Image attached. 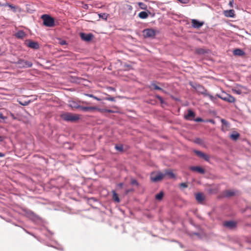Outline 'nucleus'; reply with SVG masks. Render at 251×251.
Masks as SVG:
<instances>
[{"mask_svg": "<svg viewBox=\"0 0 251 251\" xmlns=\"http://www.w3.org/2000/svg\"><path fill=\"white\" fill-rule=\"evenodd\" d=\"M240 134L238 132L234 131L230 135V138L233 140L236 141L239 137Z\"/></svg>", "mask_w": 251, "mask_h": 251, "instance_id": "28", "label": "nucleus"}, {"mask_svg": "<svg viewBox=\"0 0 251 251\" xmlns=\"http://www.w3.org/2000/svg\"><path fill=\"white\" fill-rule=\"evenodd\" d=\"M164 176L165 175L164 173L159 172H157L155 176H153L152 174L151 176V179L152 181L155 182L161 180Z\"/></svg>", "mask_w": 251, "mask_h": 251, "instance_id": "9", "label": "nucleus"}, {"mask_svg": "<svg viewBox=\"0 0 251 251\" xmlns=\"http://www.w3.org/2000/svg\"><path fill=\"white\" fill-rule=\"evenodd\" d=\"M221 122L222 124V130L224 132H226L230 127L229 123L225 119H222Z\"/></svg>", "mask_w": 251, "mask_h": 251, "instance_id": "14", "label": "nucleus"}, {"mask_svg": "<svg viewBox=\"0 0 251 251\" xmlns=\"http://www.w3.org/2000/svg\"><path fill=\"white\" fill-rule=\"evenodd\" d=\"M197 53L199 54H204L205 53L204 50L202 49H199L197 50Z\"/></svg>", "mask_w": 251, "mask_h": 251, "instance_id": "45", "label": "nucleus"}, {"mask_svg": "<svg viewBox=\"0 0 251 251\" xmlns=\"http://www.w3.org/2000/svg\"><path fill=\"white\" fill-rule=\"evenodd\" d=\"M109 89H110V90H112V91H115V88H113V87H110L109 88Z\"/></svg>", "mask_w": 251, "mask_h": 251, "instance_id": "61", "label": "nucleus"}, {"mask_svg": "<svg viewBox=\"0 0 251 251\" xmlns=\"http://www.w3.org/2000/svg\"><path fill=\"white\" fill-rule=\"evenodd\" d=\"M126 8L129 12H131L133 9L132 6L130 5H126Z\"/></svg>", "mask_w": 251, "mask_h": 251, "instance_id": "49", "label": "nucleus"}, {"mask_svg": "<svg viewBox=\"0 0 251 251\" xmlns=\"http://www.w3.org/2000/svg\"><path fill=\"white\" fill-rule=\"evenodd\" d=\"M163 196L164 193L163 191H161L160 193L155 195V199L157 200L161 201L163 199Z\"/></svg>", "mask_w": 251, "mask_h": 251, "instance_id": "30", "label": "nucleus"}, {"mask_svg": "<svg viewBox=\"0 0 251 251\" xmlns=\"http://www.w3.org/2000/svg\"><path fill=\"white\" fill-rule=\"evenodd\" d=\"M190 170L192 171L197 172L201 174H204L205 173V170L200 166H191Z\"/></svg>", "mask_w": 251, "mask_h": 251, "instance_id": "15", "label": "nucleus"}, {"mask_svg": "<svg viewBox=\"0 0 251 251\" xmlns=\"http://www.w3.org/2000/svg\"><path fill=\"white\" fill-rule=\"evenodd\" d=\"M88 5H87V4H85V5H84V8H88Z\"/></svg>", "mask_w": 251, "mask_h": 251, "instance_id": "63", "label": "nucleus"}, {"mask_svg": "<svg viewBox=\"0 0 251 251\" xmlns=\"http://www.w3.org/2000/svg\"><path fill=\"white\" fill-rule=\"evenodd\" d=\"M179 186L181 187H183V188H187L188 187V185L186 183H181L180 184H179Z\"/></svg>", "mask_w": 251, "mask_h": 251, "instance_id": "46", "label": "nucleus"}, {"mask_svg": "<svg viewBox=\"0 0 251 251\" xmlns=\"http://www.w3.org/2000/svg\"><path fill=\"white\" fill-rule=\"evenodd\" d=\"M155 97H156L158 100H159V101H160V103H161V104L165 103V101L163 99V98H162L161 96H160L159 95H156L155 96Z\"/></svg>", "mask_w": 251, "mask_h": 251, "instance_id": "38", "label": "nucleus"}, {"mask_svg": "<svg viewBox=\"0 0 251 251\" xmlns=\"http://www.w3.org/2000/svg\"><path fill=\"white\" fill-rule=\"evenodd\" d=\"M5 156V154L0 152V157H3Z\"/></svg>", "mask_w": 251, "mask_h": 251, "instance_id": "58", "label": "nucleus"}, {"mask_svg": "<svg viewBox=\"0 0 251 251\" xmlns=\"http://www.w3.org/2000/svg\"><path fill=\"white\" fill-rule=\"evenodd\" d=\"M60 117L65 121L75 122L79 119V116L69 112H65L60 115Z\"/></svg>", "mask_w": 251, "mask_h": 251, "instance_id": "1", "label": "nucleus"}, {"mask_svg": "<svg viewBox=\"0 0 251 251\" xmlns=\"http://www.w3.org/2000/svg\"><path fill=\"white\" fill-rule=\"evenodd\" d=\"M123 185H124L123 183H120L118 184L117 186L119 188H122L123 187Z\"/></svg>", "mask_w": 251, "mask_h": 251, "instance_id": "53", "label": "nucleus"}, {"mask_svg": "<svg viewBox=\"0 0 251 251\" xmlns=\"http://www.w3.org/2000/svg\"><path fill=\"white\" fill-rule=\"evenodd\" d=\"M96 108L97 109L96 110H98V111L100 112L101 113H105L106 111V109L100 108L97 107H96Z\"/></svg>", "mask_w": 251, "mask_h": 251, "instance_id": "43", "label": "nucleus"}, {"mask_svg": "<svg viewBox=\"0 0 251 251\" xmlns=\"http://www.w3.org/2000/svg\"><path fill=\"white\" fill-rule=\"evenodd\" d=\"M196 91L202 95L204 97H208L210 99L213 101H215L216 100V98L212 96L209 93L208 91L201 85H199L197 87V89Z\"/></svg>", "mask_w": 251, "mask_h": 251, "instance_id": "3", "label": "nucleus"}, {"mask_svg": "<svg viewBox=\"0 0 251 251\" xmlns=\"http://www.w3.org/2000/svg\"><path fill=\"white\" fill-rule=\"evenodd\" d=\"M7 117L6 116H4L2 114V113H0V122L1 123H4V120L5 119H7Z\"/></svg>", "mask_w": 251, "mask_h": 251, "instance_id": "37", "label": "nucleus"}, {"mask_svg": "<svg viewBox=\"0 0 251 251\" xmlns=\"http://www.w3.org/2000/svg\"><path fill=\"white\" fill-rule=\"evenodd\" d=\"M41 18L43 21V25L49 27H52L55 25L54 19L48 14H43L41 16Z\"/></svg>", "mask_w": 251, "mask_h": 251, "instance_id": "2", "label": "nucleus"}, {"mask_svg": "<svg viewBox=\"0 0 251 251\" xmlns=\"http://www.w3.org/2000/svg\"><path fill=\"white\" fill-rule=\"evenodd\" d=\"M195 116V113L191 109H189L188 110V113L186 115H185L184 118L186 120H191V117H194Z\"/></svg>", "mask_w": 251, "mask_h": 251, "instance_id": "23", "label": "nucleus"}, {"mask_svg": "<svg viewBox=\"0 0 251 251\" xmlns=\"http://www.w3.org/2000/svg\"><path fill=\"white\" fill-rule=\"evenodd\" d=\"M10 115L13 120H16L17 119V118L12 113H10Z\"/></svg>", "mask_w": 251, "mask_h": 251, "instance_id": "52", "label": "nucleus"}, {"mask_svg": "<svg viewBox=\"0 0 251 251\" xmlns=\"http://www.w3.org/2000/svg\"><path fill=\"white\" fill-rule=\"evenodd\" d=\"M149 88L152 90V89H153V90H160V91H161L163 92H165V91L162 89L161 88V87L158 86L157 85H156L155 84V83H154V82H152L151 84V85L149 86Z\"/></svg>", "mask_w": 251, "mask_h": 251, "instance_id": "24", "label": "nucleus"}, {"mask_svg": "<svg viewBox=\"0 0 251 251\" xmlns=\"http://www.w3.org/2000/svg\"><path fill=\"white\" fill-rule=\"evenodd\" d=\"M106 112L110 113H114V111L110 110V109H107Z\"/></svg>", "mask_w": 251, "mask_h": 251, "instance_id": "56", "label": "nucleus"}, {"mask_svg": "<svg viewBox=\"0 0 251 251\" xmlns=\"http://www.w3.org/2000/svg\"><path fill=\"white\" fill-rule=\"evenodd\" d=\"M8 7L10 8H14V5L12 4L9 3L8 5Z\"/></svg>", "mask_w": 251, "mask_h": 251, "instance_id": "60", "label": "nucleus"}, {"mask_svg": "<svg viewBox=\"0 0 251 251\" xmlns=\"http://www.w3.org/2000/svg\"><path fill=\"white\" fill-rule=\"evenodd\" d=\"M194 152L199 157L202 158L203 160L207 162H209L210 157L208 154H206L202 152V151L198 150H194Z\"/></svg>", "mask_w": 251, "mask_h": 251, "instance_id": "8", "label": "nucleus"}, {"mask_svg": "<svg viewBox=\"0 0 251 251\" xmlns=\"http://www.w3.org/2000/svg\"><path fill=\"white\" fill-rule=\"evenodd\" d=\"M232 91L238 95H241L242 94V91L239 89H232Z\"/></svg>", "mask_w": 251, "mask_h": 251, "instance_id": "41", "label": "nucleus"}, {"mask_svg": "<svg viewBox=\"0 0 251 251\" xmlns=\"http://www.w3.org/2000/svg\"><path fill=\"white\" fill-rule=\"evenodd\" d=\"M26 36L25 33L23 30H19L15 34V36L20 39H23Z\"/></svg>", "mask_w": 251, "mask_h": 251, "instance_id": "21", "label": "nucleus"}, {"mask_svg": "<svg viewBox=\"0 0 251 251\" xmlns=\"http://www.w3.org/2000/svg\"><path fill=\"white\" fill-rule=\"evenodd\" d=\"M80 36L81 39L86 42H90L92 40L94 37V35L92 33H85L83 32L80 33Z\"/></svg>", "mask_w": 251, "mask_h": 251, "instance_id": "11", "label": "nucleus"}, {"mask_svg": "<svg viewBox=\"0 0 251 251\" xmlns=\"http://www.w3.org/2000/svg\"><path fill=\"white\" fill-rule=\"evenodd\" d=\"M233 54L234 55L242 56L246 54V53L240 49H236L233 51Z\"/></svg>", "mask_w": 251, "mask_h": 251, "instance_id": "20", "label": "nucleus"}, {"mask_svg": "<svg viewBox=\"0 0 251 251\" xmlns=\"http://www.w3.org/2000/svg\"><path fill=\"white\" fill-rule=\"evenodd\" d=\"M30 102V100L28 101H25L24 102H20V104L23 106H26L29 104V103Z\"/></svg>", "mask_w": 251, "mask_h": 251, "instance_id": "42", "label": "nucleus"}, {"mask_svg": "<svg viewBox=\"0 0 251 251\" xmlns=\"http://www.w3.org/2000/svg\"><path fill=\"white\" fill-rule=\"evenodd\" d=\"M130 184L132 185H136L137 186H139V183L138 182V181H137L136 179H134V178H131V180H130Z\"/></svg>", "mask_w": 251, "mask_h": 251, "instance_id": "36", "label": "nucleus"}, {"mask_svg": "<svg viewBox=\"0 0 251 251\" xmlns=\"http://www.w3.org/2000/svg\"><path fill=\"white\" fill-rule=\"evenodd\" d=\"M25 45L29 48L35 50H38L39 49L40 46L38 42H34L31 40H26L25 41Z\"/></svg>", "mask_w": 251, "mask_h": 251, "instance_id": "7", "label": "nucleus"}, {"mask_svg": "<svg viewBox=\"0 0 251 251\" xmlns=\"http://www.w3.org/2000/svg\"><path fill=\"white\" fill-rule=\"evenodd\" d=\"M85 95L86 96H87V97H90V98H93V99H95V100H98V101H100V100H102V99H100V98H98V97H97L95 96L94 95H93V94H85Z\"/></svg>", "mask_w": 251, "mask_h": 251, "instance_id": "35", "label": "nucleus"}, {"mask_svg": "<svg viewBox=\"0 0 251 251\" xmlns=\"http://www.w3.org/2000/svg\"><path fill=\"white\" fill-rule=\"evenodd\" d=\"M192 26L194 28L199 29L204 25V22H200L196 19L191 20Z\"/></svg>", "mask_w": 251, "mask_h": 251, "instance_id": "12", "label": "nucleus"}, {"mask_svg": "<svg viewBox=\"0 0 251 251\" xmlns=\"http://www.w3.org/2000/svg\"><path fill=\"white\" fill-rule=\"evenodd\" d=\"M194 121L196 122H205V121L204 120H203L201 118V117H198L195 119H194Z\"/></svg>", "mask_w": 251, "mask_h": 251, "instance_id": "44", "label": "nucleus"}, {"mask_svg": "<svg viewBox=\"0 0 251 251\" xmlns=\"http://www.w3.org/2000/svg\"><path fill=\"white\" fill-rule=\"evenodd\" d=\"M216 96L219 98L220 99L224 100V101H227L229 103H233L235 101V99L234 98V97L225 92H223L221 95L217 94Z\"/></svg>", "mask_w": 251, "mask_h": 251, "instance_id": "4", "label": "nucleus"}, {"mask_svg": "<svg viewBox=\"0 0 251 251\" xmlns=\"http://www.w3.org/2000/svg\"><path fill=\"white\" fill-rule=\"evenodd\" d=\"M164 174L165 176H167L169 178H174L176 177L175 174L170 169L166 170Z\"/></svg>", "mask_w": 251, "mask_h": 251, "instance_id": "22", "label": "nucleus"}, {"mask_svg": "<svg viewBox=\"0 0 251 251\" xmlns=\"http://www.w3.org/2000/svg\"><path fill=\"white\" fill-rule=\"evenodd\" d=\"M9 4V3H7V2L2 3V6H8Z\"/></svg>", "mask_w": 251, "mask_h": 251, "instance_id": "57", "label": "nucleus"}, {"mask_svg": "<svg viewBox=\"0 0 251 251\" xmlns=\"http://www.w3.org/2000/svg\"><path fill=\"white\" fill-rule=\"evenodd\" d=\"M26 214L29 216V217L32 219H36L37 216L32 211L27 210L25 211Z\"/></svg>", "mask_w": 251, "mask_h": 251, "instance_id": "27", "label": "nucleus"}, {"mask_svg": "<svg viewBox=\"0 0 251 251\" xmlns=\"http://www.w3.org/2000/svg\"><path fill=\"white\" fill-rule=\"evenodd\" d=\"M132 191V189L127 190L126 191V194H128V193H129L130 192H131Z\"/></svg>", "mask_w": 251, "mask_h": 251, "instance_id": "59", "label": "nucleus"}, {"mask_svg": "<svg viewBox=\"0 0 251 251\" xmlns=\"http://www.w3.org/2000/svg\"><path fill=\"white\" fill-rule=\"evenodd\" d=\"M107 97L105 98H103V99H101L103 100H109L111 101H115V99L114 97H110L109 95L106 94Z\"/></svg>", "mask_w": 251, "mask_h": 251, "instance_id": "33", "label": "nucleus"}, {"mask_svg": "<svg viewBox=\"0 0 251 251\" xmlns=\"http://www.w3.org/2000/svg\"><path fill=\"white\" fill-rule=\"evenodd\" d=\"M195 199L197 202L199 203L202 204L205 200V196L202 193H198L195 194Z\"/></svg>", "mask_w": 251, "mask_h": 251, "instance_id": "13", "label": "nucleus"}, {"mask_svg": "<svg viewBox=\"0 0 251 251\" xmlns=\"http://www.w3.org/2000/svg\"><path fill=\"white\" fill-rule=\"evenodd\" d=\"M194 235H199V233H197V232H194L193 233Z\"/></svg>", "mask_w": 251, "mask_h": 251, "instance_id": "62", "label": "nucleus"}, {"mask_svg": "<svg viewBox=\"0 0 251 251\" xmlns=\"http://www.w3.org/2000/svg\"><path fill=\"white\" fill-rule=\"evenodd\" d=\"M19 65V68L20 69H24L30 68L32 66L33 63L31 61L26 60L23 59H19L16 62Z\"/></svg>", "mask_w": 251, "mask_h": 251, "instance_id": "5", "label": "nucleus"}, {"mask_svg": "<svg viewBox=\"0 0 251 251\" xmlns=\"http://www.w3.org/2000/svg\"><path fill=\"white\" fill-rule=\"evenodd\" d=\"M207 191L209 194H215L217 193V190L216 188H210L207 189Z\"/></svg>", "mask_w": 251, "mask_h": 251, "instance_id": "31", "label": "nucleus"}, {"mask_svg": "<svg viewBox=\"0 0 251 251\" xmlns=\"http://www.w3.org/2000/svg\"><path fill=\"white\" fill-rule=\"evenodd\" d=\"M180 3H183V4H186L189 2V0H177Z\"/></svg>", "mask_w": 251, "mask_h": 251, "instance_id": "48", "label": "nucleus"}, {"mask_svg": "<svg viewBox=\"0 0 251 251\" xmlns=\"http://www.w3.org/2000/svg\"><path fill=\"white\" fill-rule=\"evenodd\" d=\"M70 106L73 108L75 109H80L81 105H79L77 102L75 101H72L70 103Z\"/></svg>", "mask_w": 251, "mask_h": 251, "instance_id": "26", "label": "nucleus"}, {"mask_svg": "<svg viewBox=\"0 0 251 251\" xmlns=\"http://www.w3.org/2000/svg\"><path fill=\"white\" fill-rule=\"evenodd\" d=\"M60 44L61 45H66L67 44V42L65 40H61L60 42Z\"/></svg>", "mask_w": 251, "mask_h": 251, "instance_id": "51", "label": "nucleus"}, {"mask_svg": "<svg viewBox=\"0 0 251 251\" xmlns=\"http://www.w3.org/2000/svg\"><path fill=\"white\" fill-rule=\"evenodd\" d=\"M223 226L229 229H233L237 227V223L233 221H227L223 223Z\"/></svg>", "mask_w": 251, "mask_h": 251, "instance_id": "10", "label": "nucleus"}, {"mask_svg": "<svg viewBox=\"0 0 251 251\" xmlns=\"http://www.w3.org/2000/svg\"><path fill=\"white\" fill-rule=\"evenodd\" d=\"M189 85L193 88H194V89L196 90V91L197 90V87L199 86V85H200L199 84H197L196 83H195V82H192V81H190L189 82Z\"/></svg>", "mask_w": 251, "mask_h": 251, "instance_id": "34", "label": "nucleus"}, {"mask_svg": "<svg viewBox=\"0 0 251 251\" xmlns=\"http://www.w3.org/2000/svg\"><path fill=\"white\" fill-rule=\"evenodd\" d=\"M115 148L116 149V150H117L119 151H123V147L122 145H120V146L116 145Z\"/></svg>", "mask_w": 251, "mask_h": 251, "instance_id": "40", "label": "nucleus"}, {"mask_svg": "<svg viewBox=\"0 0 251 251\" xmlns=\"http://www.w3.org/2000/svg\"><path fill=\"white\" fill-rule=\"evenodd\" d=\"M236 192L237 191H236ZM235 194L236 191L234 190H227L225 192L224 196L225 197L229 198L234 196L235 195Z\"/></svg>", "mask_w": 251, "mask_h": 251, "instance_id": "19", "label": "nucleus"}, {"mask_svg": "<svg viewBox=\"0 0 251 251\" xmlns=\"http://www.w3.org/2000/svg\"><path fill=\"white\" fill-rule=\"evenodd\" d=\"M18 8V6H15L14 5V8H11V9L13 10V12H15L17 11V9Z\"/></svg>", "mask_w": 251, "mask_h": 251, "instance_id": "54", "label": "nucleus"}, {"mask_svg": "<svg viewBox=\"0 0 251 251\" xmlns=\"http://www.w3.org/2000/svg\"><path fill=\"white\" fill-rule=\"evenodd\" d=\"M234 0H230L229 2V5L230 7H233Z\"/></svg>", "mask_w": 251, "mask_h": 251, "instance_id": "50", "label": "nucleus"}, {"mask_svg": "<svg viewBox=\"0 0 251 251\" xmlns=\"http://www.w3.org/2000/svg\"><path fill=\"white\" fill-rule=\"evenodd\" d=\"M0 6H2V3H1L0 2Z\"/></svg>", "mask_w": 251, "mask_h": 251, "instance_id": "64", "label": "nucleus"}, {"mask_svg": "<svg viewBox=\"0 0 251 251\" xmlns=\"http://www.w3.org/2000/svg\"><path fill=\"white\" fill-rule=\"evenodd\" d=\"M151 14V12L149 10H147V11H141L139 13L138 17L140 19H145L148 17L149 14Z\"/></svg>", "mask_w": 251, "mask_h": 251, "instance_id": "18", "label": "nucleus"}, {"mask_svg": "<svg viewBox=\"0 0 251 251\" xmlns=\"http://www.w3.org/2000/svg\"><path fill=\"white\" fill-rule=\"evenodd\" d=\"M5 139V137L3 136H0V142H3Z\"/></svg>", "mask_w": 251, "mask_h": 251, "instance_id": "55", "label": "nucleus"}, {"mask_svg": "<svg viewBox=\"0 0 251 251\" xmlns=\"http://www.w3.org/2000/svg\"><path fill=\"white\" fill-rule=\"evenodd\" d=\"M194 142L196 144L202 145L204 144V141L200 138H196L194 140Z\"/></svg>", "mask_w": 251, "mask_h": 251, "instance_id": "29", "label": "nucleus"}, {"mask_svg": "<svg viewBox=\"0 0 251 251\" xmlns=\"http://www.w3.org/2000/svg\"><path fill=\"white\" fill-rule=\"evenodd\" d=\"M99 16L100 18L102 19H104V20H106L107 18V15L104 13L99 14Z\"/></svg>", "mask_w": 251, "mask_h": 251, "instance_id": "39", "label": "nucleus"}, {"mask_svg": "<svg viewBox=\"0 0 251 251\" xmlns=\"http://www.w3.org/2000/svg\"><path fill=\"white\" fill-rule=\"evenodd\" d=\"M112 199L116 202L119 203L120 201V200L119 198L118 195L116 193L115 191H112Z\"/></svg>", "mask_w": 251, "mask_h": 251, "instance_id": "25", "label": "nucleus"}, {"mask_svg": "<svg viewBox=\"0 0 251 251\" xmlns=\"http://www.w3.org/2000/svg\"><path fill=\"white\" fill-rule=\"evenodd\" d=\"M205 122L210 123L213 125L215 124V121L213 119H208V120H207L206 121H205Z\"/></svg>", "mask_w": 251, "mask_h": 251, "instance_id": "47", "label": "nucleus"}, {"mask_svg": "<svg viewBox=\"0 0 251 251\" xmlns=\"http://www.w3.org/2000/svg\"><path fill=\"white\" fill-rule=\"evenodd\" d=\"M138 5L140 7V8L141 9H143V10H147V5L143 3V2H139L138 3Z\"/></svg>", "mask_w": 251, "mask_h": 251, "instance_id": "32", "label": "nucleus"}, {"mask_svg": "<svg viewBox=\"0 0 251 251\" xmlns=\"http://www.w3.org/2000/svg\"><path fill=\"white\" fill-rule=\"evenodd\" d=\"M224 15L226 17L234 18L235 16V11L233 9L224 11Z\"/></svg>", "mask_w": 251, "mask_h": 251, "instance_id": "17", "label": "nucleus"}, {"mask_svg": "<svg viewBox=\"0 0 251 251\" xmlns=\"http://www.w3.org/2000/svg\"><path fill=\"white\" fill-rule=\"evenodd\" d=\"M96 106H81L80 110L83 112H92L96 109Z\"/></svg>", "mask_w": 251, "mask_h": 251, "instance_id": "16", "label": "nucleus"}, {"mask_svg": "<svg viewBox=\"0 0 251 251\" xmlns=\"http://www.w3.org/2000/svg\"><path fill=\"white\" fill-rule=\"evenodd\" d=\"M156 31L152 28L145 29L143 31L145 38H152L156 35Z\"/></svg>", "mask_w": 251, "mask_h": 251, "instance_id": "6", "label": "nucleus"}]
</instances>
